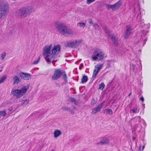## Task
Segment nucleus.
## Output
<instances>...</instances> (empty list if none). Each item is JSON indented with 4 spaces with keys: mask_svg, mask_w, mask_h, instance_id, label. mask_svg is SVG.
Returning a JSON list of instances; mask_svg holds the SVG:
<instances>
[{
    "mask_svg": "<svg viewBox=\"0 0 151 151\" xmlns=\"http://www.w3.org/2000/svg\"><path fill=\"white\" fill-rule=\"evenodd\" d=\"M9 10V6L7 4H0V18L6 15Z\"/></svg>",
    "mask_w": 151,
    "mask_h": 151,
    "instance_id": "obj_6",
    "label": "nucleus"
},
{
    "mask_svg": "<svg viewBox=\"0 0 151 151\" xmlns=\"http://www.w3.org/2000/svg\"><path fill=\"white\" fill-rule=\"evenodd\" d=\"M104 56V53L99 50H97L94 51L92 55V59L93 61H98L102 60Z\"/></svg>",
    "mask_w": 151,
    "mask_h": 151,
    "instance_id": "obj_5",
    "label": "nucleus"
},
{
    "mask_svg": "<svg viewBox=\"0 0 151 151\" xmlns=\"http://www.w3.org/2000/svg\"><path fill=\"white\" fill-rule=\"evenodd\" d=\"M82 41L81 40H76L75 41H74L75 42V44L76 45V47H77L78 45H79L81 43Z\"/></svg>",
    "mask_w": 151,
    "mask_h": 151,
    "instance_id": "obj_29",
    "label": "nucleus"
},
{
    "mask_svg": "<svg viewBox=\"0 0 151 151\" xmlns=\"http://www.w3.org/2000/svg\"><path fill=\"white\" fill-rule=\"evenodd\" d=\"M103 103H101L99 104L95 108L92 109L91 114H96L97 112L100 111L103 107Z\"/></svg>",
    "mask_w": 151,
    "mask_h": 151,
    "instance_id": "obj_11",
    "label": "nucleus"
},
{
    "mask_svg": "<svg viewBox=\"0 0 151 151\" xmlns=\"http://www.w3.org/2000/svg\"><path fill=\"white\" fill-rule=\"evenodd\" d=\"M13 84H18L21 81V79H19V77L17 76H14L13 77Z\"/></svg>",
    "mask_w": 151,
    "mask_h": 151,
    "instance_id": "obj_14",
    "label": "nucleus"
},
{
    "mask_svg": "<svg viewBox=\"0 0 151 151\" xmlns=\"http://www.w3.org/2000/svg\"><path fill=\"white\" fill-rule=\"evenodd\" d=\"M100 143L103 145L108 144L109 143V139L105 138L103 139L100 142L98 143V145Z\"/></svg>",
    "mask_w": 151,
    "mask_h": 151,
    "instance_id": "obj_18",
    "label": "nucleus"
},
{
    "mask_svg": "<svg viewBox=\"0 0 151 151\" xmlns=\"http://www.w3.org/2000/svg\"><path fill=\"white\" fill-rule=\"evenodd\" d=\"M29 101L28 99H26L24 100H22V104L23 105H26L29 102Z\"/></svg>",
    "mask_w": 151,
    "mask_h": 151,
    "instance_id": "obj_27",
    "label": "nucleus"
},
{
    "mask_svg": "<svg viewBox=\"0 0 151 151\" xmlns=\"http://www.w3.org/2000/svg\"><path fill=\"white\" fill-rule=\"evenodd\" d=\"M19 76L22 79L25 80H29L31 78V75L27 73L21 72L19 73Z\"/></svg>",
    "mask_w": 151,
    "mask_h": 151,
    "instance_id": "obj_9",
    "label": "nucleus"
},
{
    "mask_svg": "<svg viewBox=\"0 0 151 151\" xmlns=\"http://www.w3.org/2000/svg\"><path fill=\"white\" fill-rule=\"evenodd\" d=\"M122 4V0H119L114 4H113V11H115L119 9Z\"/></svg>",
    "mask_w": 151,
    "mask_h": 151,
    "instance_id": "obj_13",
    "label": "nucleus"
},
{
    "mask_svg": "<svg viewBox=\"0 0 151 151\" xmlns=\"http://www.w3.org/2000/svg\"><path fill=\"white\" fill-rule=\"evenodd\" d=\"M124 35V37L125 39H127L129 38L131 34V27L129 26H127Z\"/></svg>",
    "mask_w": 151,
    "mask_h": 151,
    "instance_id": "obj_12",
    "label": "nucleus"
},
{
    "mask_svg": "<svg viewBox=\"0 0 151 151\" xmlns=\"http://www.w3.org/2000/svg\"><path fill=\"white\" fill-rule=\"evenodd\" d=\"M6 114L5 111H0V115L1 116H5Z\"/></svg>",
    "mask_w": 151,
    "mask_h": 151,
    "instance_id": "obj_30",
    "label": "nucleus"
},
{
    "mask_svg": "<svg viewBox=\"0 0 151 151\" xmlns=\"http://www.w3.org/2000/svg\"><path fill=\"white\" fill-rule=\"evenodd\" d=\"M75 43L74 41L68 42L67 43V46L70 48L76 47Z\"/></svg>",
    "mask_w": 151,
    "mask_h": 151,
    "instance_id": "obj_15",
    "label": "nucleus"
},
{
    "mask_svg": "<svg viewBox=\"0 0 151 151\" xmlns=\"http://www.w3.org/2000/svg\"><path fill=\"white\" fill-rule=\"evenodd\" d=\"M89 20H90V21L89 22V23L90 24H93V22L91 20V19H89Z\"/></svg>",
    "mask_w": 151,
    "mask_h": 151,
    "instance_id": "obj_38",
    "label": "nucleus"
},
{
    "mask_svg": "<svg viewBox=\"0 0 151 151\" xmlns=\"http://www.w3.org/2000/svg\"><path fill=\"white\" fill-rule=\"evenodd\" d=\"M60 50V47L59 45L54 46L51 50L52 54L54 56V55L57 54L59 52Z\"/></svg>",
    "mask_w": 151,
    "mask_h": 151,
    "instance_id": "obj_10",
    "label": "nucleus"
},
{
    "mask_svg": "<svg viewBox=\"0 0 151 151\" xmlns=\"http://www.w3.org/2000/svg\"><path fill=\"white\" fill-rule=\"evenodd\" d=\"M33 10L31 7H23L19 10L17 12L21 18H24L30 15Z\"/></svg>",
    "mask_w": 151,
    "mask_h": 151,
    "instance_id": "obj_3",
    "label": "nucleus"
},
{
    "mask_svg": "<svg viewBox=\"0 0 151 151\" xmlns=\"http://www.w3.org/2000/svg\"><path fill=\"white\" fill-rule=\"evenodd\" d=\"M140 100L142 101V102H143L144 101V99L143 96L141 97V98L140 99Z\"/></svg>",
    "mask_w": 151,
    "mask_h": 151,
    "instance_id": "obj_37",
    "label": "nucleus"
},
{
    "mask_svg": "<svg viewBox=\"0 0 151 151\" xmlns=\"http://www.w3.org/2000/svg\"><path fill=\"white\" fill-rule=\"evenodd\" d=\"M64 70L60 68L55 69L52 77V80H56L60 78Z\"/></svg>",
    "mask_w": 151,
    "mask_h": 151,
    "instance_id": "obj_7",
    "label": "nucleus"
},
{
    "mask_svg": "<svg viewBox=\"0 0 151 151\" xmlns=\"http://www.w3.org/2000/svg\"><path fill=\"white\" fill-rule=\"evenodd\" d=\"M95 0H86V3L89 4L94 1Z\"/></svg>",
    "mask_w": 151,
    "mask_h": 151,
    "instance_id": "obj_34",
    "label": "nucleus"
},
{
    "mask_svg": "<svg viewBox=\"0 0 151 151\" xmlns=\"http://www.w3.org/2000/svg\"><path fill=\"white\" fill-rule=\"evenodd\" d=\"M107 8L108 10L111 9L113 11V5H110L109 4H106Z\"/></svg>",
    "mask_w": 151,
    "mask_h": 151,
    "instance_id": "obj_31",
    "label": "nucleus"
},
{
    "mask_svg": "<svg viewBox=\"0 0 151 151\" xmlns=\"http://www.w3.org/2000/svg\"><path fill=\"white\" fill-rule=\"evenodd\" d=\"M81 82L83 83L86 82L88 80V78L87 76L85 75H83L82 78L81 79Z\"/></svg>",
    "mask_w": 151,
    "mask_h": 151,
    "instance_id": "obj_22",
    "label": "nucleus"
},
{
    "mask_svg": "<svg viewBox=\"0 0 151 151\" xmlns=\"http://www.w3.org/2000/svg\"><path fill=\"white\" fill-rule=\"evenodd\" d=\"M99 73V72L96 70L95 69L93 70V71L92 75V77L93 78H96L97 74Z\"/></svg>",
    "mask_w": 151,
    "mask_h": 151,
    "instance_id": "obj_25",
    "label": "nucleus"
},
{
    "mask_svg": "<svg viewBox=\"0 0 151 151\" xmlns=\"http://www.w3.org/2000/svg\"><path fill=\"white\" fill-rule=\"evenodd\" d=\"M40 56H39L38 59L37 60L34 61L33 62V64H36L37 63H38V62H39V61L40 59Z\"/></svg>",
    "mask_w": 151,
    "mask_h": 151,
    "instance_id": "obj_32",
    "label": "nucleus"
},
{
    "mask_svg": "<svg viewBox=\"0 0 151 151\" xmlns=\"http://www.w3.org/2000/svg\"><path fill=\"white\" fill-rule=\"evenodd\" d=\"M52 44L47 45L43 48V55L46 61L49 63H50V60L52 59H54L55 57L51 53Z\"/></svg>",
    "mask_w": 151,
    "mask_h": 151,
    "instance_id": "obj_2",
    "label": "nucleus"
},
{
    "mask_svg": "<svg viewBox=\"0 0 151 151\" xmlns=\"http://www.w3.org/2000/svg\"><path fill=\"white\" fill-rule=\"evenodd\" d=\"M105 87V85L103 82H102L99 85V89L102 91Z\"/></svg>",
    "mask_w": 151,
    "mask_h": 151,
    "instance_id": "obj_23",
    "label": "nucleus"
},
{
    "mask_svg": "<svg viewBox=\"0 0 151 151\" xmlns=\"http://www.w3.org/2000/svg\"><path fill=\"white\" fill-rule=\"evenodd\" d=\"M105 32L111 38L113 44L114 45L117 46L118 45V43L117 40H116L115 37L114 35H110V32L109 30L106 28L105 29Z\"/></svg>",
    "mask_w": 151,
    "mask_h": 151,
    "instance_id": "obj_8",
    "label": "nucleus"
},
{
    "mask_svg": "<svg viewBox=\"0 0 151 151\" xmlns=\"http://www.w3.org/2000/svg\"><path fill=\"white\" fill-rule=\"evenodd\" d=\"M55 25L59 32L62 35L68 36L73 34L72 30L62 23L56 22Z\"/></svg>",
    "mask_w": 151,
    "mask_h": 151,
    "instance_id": "obj_1",
    "label": "nucleus"
},
{
    "mask_svg": "<svg viewBox=\"0 0 151 151\" xmlns=\"http://www.w3.org/2000/svg\"><path fill=\"white\" fill-rule=\"evenodd\" d=\"M6 78V76H3L1 79H0V83L4 82Z\"/></svg>",
    "mask_w": 151,
    "mask_h": 151,
    "instance_id": "obj_28",
    "label": "nucleus"
},
{
    "mask_svg": "<svg viewBox=\"0 0 151 151\" xmlns=\"http://www.w3.org/2000/svg\"><path fill=\"white\" fill-rule=\"evenodd\" d=\"M97 99H95L94 98H93L92 99L91 101V105L93 106L97 103Z\"/></svg>",
    "mask_w": 151,
    "mask_h": 151,
    "instance_id": "obj_26",
    "label": "nucleus"
},
{
    "mask_svg": "<svg viewBox=\"0 0 151 151\" xmlns=\"http://www.w3.org/2000/svg\"><path fill=\"white\" fill-rule=\"evenodd\" d=\"M103 66V64H97L95 66L94 69L99 72Z\"/></svg>",
    "mask_w": 151,
    "mask_h": 151,
    "instance_id": "obj_19",
    "label": "nucleus"
},
{
    "mask_svg": "<svg viewBox=\"0 0 151 151\" xmlns=\"http://www.w3.org/2000/svg\"><path fill=\"white\" fill-rule=\"evenodd\" d=\"M103 113L106 115H111L113 114L112 110L109 109H107L103 110Z\"/></svg>",
    "mask_w": 151,
    "mask_h": 151,
    "instance_id": "obj_17",
    "label": "nucleus"
},
{
    "mask_svg": "<svg viewBox=\"0 0 151 151\" xmlns=\"http://www.w3.org/2000/svg\"><path fill=\"white\" fill-rule=\"evenodd\" d=\"M70 101L72 102H74L75 103H76V100L73 98H70Z\"/></svg>",
    "mask_w": 151,
    "mask_h": 151,
    "instance_id": "obj_35",
    "label": "nucleus"
},
{
    "mask_svg": "<svg viewBox=\"0 0 151 151\" xmlns=\"http://www.w3.org/2000/svg\"><path fill=\"white\" fill-rule=\"evenodd\" d=\"M75 108H76L75 107V106H74V107H73V108L75 109Z\"/></svg>",
    "mask_w": 151,
    "mask_h": 151,
    "instance_id": "obj_42",
    "label": "nucleus"
},
{
    "mask_svg": "<svg viewBox=\"0 0 151 151\" xmlns=\"http://www.w3.org/2000/svg\"><path fill=\"white\" fill-rule=\"evenodd\" d=\"M62 109L63 110H69L70 109L66 108V107H63L62 108Z\"/></svg>",
    "mask_w": 151,
    "mask_h": 151,
    "instance_id": "obj_36",
    "label": "nucleus"
},
{
    "mask_svg": "<svg viewBox=\"0 0 151 151\" xmlns=\"http://www.w3.org/2000/svg\"><path fill=\"white\" fill-rule=\"evenodd\" d=\"M138 107H135L132 108V109H131L130 112H131L132 111L133 113L136 114L138 113L139 112V110H138Z\"/></svg>",
    "mask_w": 151,
    "mask_h": 151,
    "instance_id": "obj_21",
    "label": "nucleus"
},
{
    "mask_svg": "<svg viewBox=\"0 0 151 151\" xmlns=\"http://www.w3.org/2000/svg\"><path fill=\"white\" fill-rule=\"evenodd\" d=\"M77 26L80 27H82L84 28L86 26V24L84 22H79L78 23Z\"/></svg>",
    "mask_w": 151,
    "mask_h": 151,
    "instance_id": "obj_24",
    "label": "nucleus"
},
{
    "mask_svg": "<svg viewBox=\"0 0 151 151\" xmlns=\"http://www.w3.org/2000/svg\"><path fill=\"white\" fill-rule=\"evenodd\" d=\"M62 77L64 81L66 82H68V77L66 74V73L65 72V71L64 70L63 73L62 74Z\"/></svg>",
    "mask_w": 151,
    "mask_h": 151,
    "instance_id": "obj_16",
    "label": "nucleus"
},
{
    "mask_svg": "<svg viewBox=\"0 0 151 151\" xmlns=\"http://www.w3.org/2000/svg\"><path fill=\"white\" fill-rule=\"evenodd\" d=\"M28 87L26 86H24L21 89H15L12 90L11 93L12 95L17 98H19L22 97L26 93Z\"/></svg>",
    "mask_w": 151,
    "mask_h": 151,
    "instance_id": "obj_4",
    "label": "nucleus"
},
{
    "mask_svg": "<svg viewBox=\"0 0 151 151\" xmlns=\"http://www.w3.org/2000/svg\"><path fill=\"white\" fill-rule=\"evenodd\" d=\"M93 25V26H95L96 25H97V24H94Z\"/></svg>",
    "mask_w": 151,
    "mask_h": 151,
    "instance_id": "obj_41",
    "label": "nucleus"
},
{
    "mask_svg": "<svg viewBox=\"0 0 151 151\" xmlns=\"http://www.w3.org/2000/svg\"><path fill=\"white\" fill-rule=\"evenodd\" d=\"M144 147H145V146H143L142 147V150H144Z\"/></svg>",
    "mask_w": 151,
    "mask_h": 151,
    "instance_id": "obj_40",
    "label": "nucleus"
},
{
    "mask_svg": "<svg viewBox=\"0 0 151 151\" xmlns=\"http://www.w3.org/2000/svg\"><path fill=\"white\" fill-rule=\"evenodd\" d=\"M6 53L5 52H4L1 54V58L2 60H3L4 58L6 56Z\"/></svg>",
    "mask_w": 151,
    "mask_h": 151,
    "instance_id": "obj_33",
    "label": "nucleus"
},
{
    "mask_svg": "<svg viewBox=\"0 0 151 151\" xmlns=\"http://www.w3.org/2000/svg\"><path fill=\"white\" fill-rule=\"evenodd\" d=\"M132 95V93H129V94L128 95V96H130V95Z\"/></svg>",
    "mask_w": 151,
    "mask_h": 151,
    "instance_id": "obj_39",
    "label": "nucleus"
},
{
    "mask_svg": "<svg viewBox=\"0 0 151 151\" xmlns=\"http://www.w3.org/2000/svg\"><path fill=\"white\" fill-rule=\"evenodd\" d=\"M61 134V131L57 129H56L54 132V137L55 138L58 137Z\"/></svg>",
    "mask_w": 151,
    "mask_h": 151,
    "instance_id": "obj_20",
    "label": "nucleus"
}]
</instances>
